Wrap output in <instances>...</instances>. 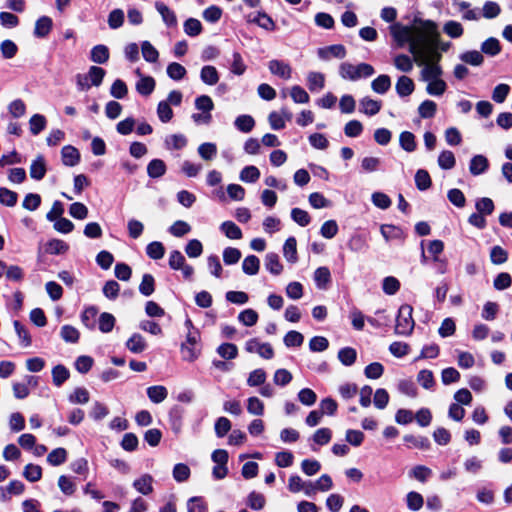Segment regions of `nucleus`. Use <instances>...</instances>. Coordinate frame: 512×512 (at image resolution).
Returning <instances> with one entry per match:
<instances>
[{
    "mask_svg": "<svg viewBox=\"0 0 512 512\" xmlns=\"http://www.w3.org/2000/svg\"><path fill=\"white\" fill-rule=\"evenodd\" d=\"M389 32L399 48L415 44L426 54L432 51L442 55L452 46L451 42L441 40L438 25L432 20L415 18L412 25L394 22L389 26Z\"/></svg>",
    "mask_w": 512,
    "mask_h": 512,
    "instance_id": "f257e3e1",
    "label": "nucleus"
},
{
    "mask_svg": "<svg viewBox=\"0 0 512 512\" xmlns=\"http://www.w3.org/2000/svg\"><path fill=\"white\" fill-rule=\"evenodd\" d=\"M408 50L412 54L414 62L422 67L420 72L422 81L428 82L442 76L443 70L439 64L442 59L441 54H436L432 51L426 54L417 48L415 44L408 46Z\"/></svg>",
    "mask_w": 512,
    "mask_h": 512,
    "instance_id": "f03ea898",
    "label": "nucleus"
},
{
    "mask_svg": "<svg viewBox=\"0 0 512 512\" xmlns=\"http://www.w3.org/2000/svg\"><path fill=\"white\" fill-rule=\"evenodd\" d=\"M375 73L372 65L368 63H359L358 65L349 62H343L339 66V75L341 78L349 81H357L361 78L371 77Z\"/></svg>",
    "mask_w": 512,
    "mask_h": 512,
    "instance_id": "7ed1b4c3",
    "label": "nucleus"
},
{
    "mask_svg": "<svg viewBox=\"0 0 512 512\" xmlns=\"http://www.w3.org/2000/svg\"><path fill=\"white\" fill-rule=\"evenodd\" d=\"M413 308L408 304L400 306L396 317L395 334L409 336L414 329L415 322L412 317Z\"/></svg>",
    "mask_w": 512,
    "mask_h": 512,
    "instance_id": "20e7f679",
    "label": "nucleus"
},
{
    "mask_svg": "<svg viewBox=\"0 0 512 512\" xmlns=\"http://www.w3.org/2000/svg\"><path fill=\"white\" fill-rule=\"evenodd\" d=\"M452 6L458 13L462 14V19L467 21H478L480 14L477 9L471 8V4L462 0H453Z\"/></svg>",
    "mask_w": 512,
    "mask_h": 512,
    "instance_id": "39448f33",
    "label": "nucleus"
},
{
    "mask_svg": "<svg viewBox=\"0 0 512 512\" xmlns=\"http://www.w3.org/2000/svg\"><path fill=\"white\" fill-rule=\"evenodd\" d=\"M268 69L273 75L278 76L284 80H288L292 76L291 66L282 60L274 59L269 61Z\"/></svg>",
    "mask_w": 512,
    "mask_h": 512,
    "instance_id": "423d86ee",
    "label": "nucleus"
},
{
    "mask_svg": "<svg viewBox=\"0 0 512 512\" xmlns=\"http://www.w3.org/2000/svg\"><path fill=\"white\" fill-rule=\"evenodd\" d=\"M360 112L373 116L376 115L382 107L381 101L371 99L370 97H364L359 102Z\"/></svg>",
    "mask_w": 512,
    "mask_h": 512,
    "instance_id": "0eeeda50",
    "label": "nucleus"
},
{
    "mask_svg": "<svg viewBox=\"0 0 512 512\" xmlns=\"http://www.w3.org/2000/svg\"><path fill=\"white\" fill-rule=\"evenodd\" d=\"M133 487L143 495H149L153 492V477L144 474L133 482Z\"/></svg>",
    "mask_w": 512,
    "mask_h": 512,
    "instance_id": "6e6552de",
    "label": "nucleus"
},
{
    "mask_svg": "<svg viewBox=\"0 0 512 512\" xmlns=\"http://www.w3.org/2000/svg\"><path fill=\"white\" fill-rule=\"evenodd\" d=\"M155 8L167 26L174 27L177 25V17L175 12L171 10L166 4L162 2H156Z\"/></svg>",
    "mask_w": 512,
    "mask_h": 512,
    "instance_id": "1a4fd4ad",
    "label": "nucleus"
},
{
    "mask_svg": "<svg viewBox=\"0 0 512 512\" xmlns=\"http://www.w3.org/2000/svg\"><path fill=\"white\" fill-rule=\"evenodd\" d=\"M318 55L322 59H329L330 56L342 59L346 56V49L343 45H331L326 48H321L318 50Z\"/></svg>",
    "mask_w": 512,
    "mask_h": 512,
    "instance_id": "9d476101",
    "label": "nucleus"
},
{
    "mask_svg": "<svg viewBox=\"0 0 512 512\" xmlns=\"http://www.w3.org/2000/svg\"><path fill=\"white\" fill-rule=\"evenodd\" d=\"M489 166L488 159L483 155H475L469 165V171L472 175L477 176L484 173Z\"/></svg>",
    "mask_w": 512,
    "mask_h": 512,
    "instance_id": "9b49d317",
    "label": "nucleus"
},
{
    "mask_svg": "<svg viewBox=\"0 0 512 512\" xmlns=\"http://www.w3.org/2000/svg\"><path fill=\"white\" fill-rule=\"evenodd\" d=\"M396 92L400 97L409 96L415 89L414 82L407 76H401L398 78L396 83Z\"/></svg>",
    "mask_w": 512,
    "mask_h": 512,
    "instance_id": "f8f14e48",
    "label": "nucleus"
},
{
    "mask_svg": "<svg viewBox=\"0 0 512 512\" xmlns=\"http://www.w3.org/2000/svg\"><path fill=\"white\" fill-rule=\"evenodd\" d=\"M62 162L66 166H75L80 160L78 150L70 145L64 146L61 150Z\"/></svg>",
    "mask_w": 512,
    "mask_h": 512,
    "instance_id": "ddd939ff",
    "label": "nucleus"
},
{
    "mask_svg": "<svg viewBox=\"0 0 512 512\" xmlns=\"http://www.w3.org/2000/svg\"><path fill=\"white\" fill-rule=\"evenodd\" d=\"M155 80L151 76H141V78L137 81L135 88L136 91L143 95L149 96L155 89Z\"/></svg>",
    "mask_w": 512,
    "mask_h": 512,
    "instance_id": "4468645a",
    "label": "nucleus"
},
{
    "mask_svg": "<svg viewBox=\"0 0 512 512\" xmlns=\"http://www.w3.org/2000/svg\"><path fill=\"white\" fill-rule=\"evenodd\" d=\"M126 347L132 353H142L147 348L144 337L138 333H134L126 342Z\"/></svg>",
    "mask_w": 512,
    "mask_h": 512,
    "instance_id": "2eb2a0df",
    "label": "nucleus"
},
{
    "mask_svg": "<svg viewBox=\"0 0 512 512\" xmlns=\"http://www.w3.org/2000/svg\"><path fill=\"white\" fill-rule=\"evenodd\" d=\"M109 49L107 46L99 44L91 49L90 59L97 64H104L109 59Z\"/></svg>",
    "mask_w": 512,
    "mask_h": 512,
    "instance_id": "dca6fc26",
    "label": "nucleus"
},
{
    "mask_svg": "<svg viewBox=\"0 0 512 512\" xmlns=\"http://www.w3.org/2000/svg\"><path fill=\"white\" fill-rule=\"evenodd\" d=\"M248 22L255 23L263 29L274 30L275 23L266 13L258 12L254 17L248 16Z\"/></svg>",
    "mask_w": 512,
    "mask_h": 512,
    "instance_id": "f3484780",
    "label": "nucleus"
},
{
    "mask_svg": "<svg viewBox=\"0 0 512 512\" xmlns=\"http://www.w3.org/2000/svg\"><path fill=\"white\" fill-rule=\"evenodd\" d=\"M46 174V163L43 156H38L30 166V176L35 180H41Z\"/></svg>",
    "mask_w": 512,
    "mask_h": 512,
    "instance_id": "a211bd4d",
    "label": "nucleus"
},
{
    "mask_svg": "<svg viewBox=\"0 0 512 512\" xmlns=\"http://www.w3.org/2000/svg\"><path fill=\"white\" fill-rule=\"evenodd\" d=\"M166 173V164L161 159H153L147 165V174L151 178H160Z\"/></svg>",
    "mask_w": 512,
    "mask_h": 512,
    "instance_id": "6ab92c4d",
    "label": "nucleus"
},
{
    "mask_svg": "<svg viewBox=\"0 0 512 512\" xmlns=\"http://www.w3.org/2000/svg\"><path fill=\"white\" fill-rule=\"evenodd\" d=\"M391 87V79L388 75L382 74L375 78L371 83V88L375 93L385 94Z\"/></svg>",
    "mask_w": 512,
    "mask_h": 512,
    "instance_id": "aec40b11",
    "label": "nucleus"
},
{
    "mask_svg": "<svg viewBox=\"0 0 512 512\" xmlns=\"http://www.w3.org/2000/svg\"><path fill=\"white\" fill-rule=\"evenodd\" d=\"M147 395L153 403L158 404L167 398L168 391L162 385H155L147 388Z\"/></svg>",
    "mask_w": 512,
    "mask_h": 512,
    "instance_id": "412c9836",
    "label": "nucleus"
},
{
    "mask_svg": "<svg viewBox=\"0 0 512 512\" xmlns=\"http://www.w3.org/2000/svg\"><path fill=\"white\" fill-rule=\"evenodd\" d=\"M446 89L447 84L441 77L427 82L426 92L431 96H441Z\"/></svg>",
    "mask_w": 512,
    "mask_h": 512,
    "instance_id": "4be33fe9",
    "label": "nucleus"
},
{
    "mask_svg": "<svg viewBox=\"0 0 512 512\" xmlns=\"http://www.w3.org/2000/svg\"><path fill=\"white\" fill-rule=\"evenodd\" d=\"M52 28V20L47 16L40 17L36 23L34 28V34L37 37L43 38L47 36Z\"/></svg>",
    "mask_w": 512,
    "mask_h": 512,
    "instance_id": "5701e85b",
    "label": "nucleus"
},
{
    "mask_svg": "<svg viewBox=\"0 0 512 512\" xmlns=\"http://www.w3.org/2000/svg\"><path fill=\"white\" fill-rule=\"evenodd\" d=\"M443 32L451 38H460L464 33L462 24L458 21L449 20L443 25Z\"/></svg>",
    "mask_w": 512,
    "mask_h": 512,
    "instance_id": "b1692460",
    "label": "nucleus"
},
{
    "mask_svg": "<svg viewBox=\"0 0 512 512\" xmlns=\"http://www.w3.org/2000/svg\"><path fill=\"white\" fill-rule=\"evenodd\" d=\"M325 77L319 72H310L307 76L308 88L312 92H318L324 88Z\"/></svg>",
    "mask_w": 512,
    "mask_h": 512,
    "instance_id": "393cba45",
    "label": "nucleus"
},
{
    "mask_svg": "<svg viewBox=\"0 0 512 512\" xmlns=\"http://www.w3.org/2000/svg\"><path fill=\"white\" fill-rule=\"evenodd\" d=\"M200 78L207 85H215L219 81L217 69L211 65L204 66L201 69Z\"/></svg>",
    "mask_w": 512,
    "mask_h": 512,
    "instance_id": "a878e982",
    "label": "nucleus"
},
{
    "mask_svg": "<svg viewBox=\"0 0 512 512\" xmlns=\"http://www.w3.org/2000/svg\"><path fill=\"white\" fill-rule=\"evenodd\" d=\"M265 267L270 273L274 275H279L283 270V266L280 263L279 256L276 253H268L266 255Z\"/></svg>",
    "mask_w": 512,
    "mask_h": 512,
    "instance_id": "bb28decb",
    "label": "nucleus"
},
{
    "mask_svg": "<svg viewBox=\"0 0 512 512\" xmlns=\"http://www.w3.org/2000/svg\"><path fill=\"white\" fill-rule=\"evenodd\" d=\"M260 177L259 169L254 165L244 167L239 174V179L245 183H254Z\"/></svg>",
    "mask_w": 512,
    "mask_h": 512,
    "instance_id": "cd10ccee",
    "label": "nucleus"
},
{
    "mask_svg": "<svg viewBox=\"0 0 512 512\" xmlns=\"http://www.w3.org/2000/svg\"><path fill=\"white\" fill-rule=\"evenodd\" d=\"M195 108L204 114L212 115L211 112L214 109V102L208 95H201L195 99Z\"/></svg>",
    "mask_w": 512,
    "mask_h": 512,
    "instance_id": "c85d7f7f",
    "label": "nucleus"
},
{
    "mask_svg": "<svg viewBox=\"0 0 512 512\" xmlns=\"http://www.w3.org/2000/svg\"><path fill=\"white\" fill-rule=\"evenodd\" d=\"M220 230L225 234V236L229 239H241L242 231L241 229L232 221H225L220 225Z\"/></svg>",
    "mask_w": 512,
    "mask_h": 512,
    "instance_id": "c756f323",
    "label": "nucleus"
},
{
    "mask_svg": "<svg viewBox=\"0 0 512 512\" xmlns=\"http://www.w3.org/2000/svg\"><path fill=\"white\" fill-rule=\"evenodd\" d=\"M331 280V274L327 267H319L314 272V281L319 289H325Z\"/></svg>",
    "mask_w": 512,
    "mask_h": 512,
    "instance_id": "7c9ffc66",
    "label": "nucleus"
},
{
    "mask_svg": "<svg viewBox=\"0 0 512 512\" xmlns=\"http://www.w3.org/2000/svg\"><path fill=\"white\" fill-rule=\"evenodd\" d=\"M260 268V260L255 255L247 256L242 262L243 272L247 275H256Z\"/></svg>",
    "mask_w": 512,
    "mask_h": 512,
    "instance_id": "2f4dec72",
    "label": "nucleus"
},
{
    "mask_svg": "<svg viewBox=\"0 0 512 512\" xmlns=\"http://www.w3.org/2000/svg\"><path fill=\"white\" fill-rule=\"evenodd\" d=\"M297 243L294 237H289L283 246V254L287 261L294 263L297 260Z\"/></svg>",
    "mask_w": 512,
    "mask_h": 512,
    "instance_id": "473e14b6",
    "label": "nucleus"
},
{
    "mask_svg": "<svg viewBox=\"0 0 512 512\" xmlns=\"http://www.w3.org/2000/svg\"><path fill=\"white\" fill-rule=\"evenodd\" d=\"M413 61L408 55L399 54L394 57L393 64L401 72H410L413 69Z\"/></svg>",
    "mask_w": 512,
    "mask_h": 512,
    "instance_id": "72a5a7b5",
    "label": "nucleus"
},
{
    "mask_svg": "<svg viewBox=\"0 0 512 512\" xmlns=\"http://www.w3.org/2000/svg\"><path fill=\"white\" fill-rule=\"evenodd\" d=\"M69 250V245L60 239H52L47 243L46 251L49 254L60 255Z\"/></svg>",
    "mask_w": 512,
    "mask_h": 512,
    "instance_id": "f704fd0d",
    "label": "nucleus"
},
{
    "mask_svg": "<svg viewBox=\"0 0 512 512\" xmlns=\"http://www.w3.org/2000/svg\"><path fill=\"white\" fill-rule=\"evenodd\" d=\"M459 58L464 63L472 66H480L484 61V57L481 52L476 50L464 52L459 56Z\"/></svg>",
    "mask_w": 512,
    "mask_h": 512,
    "instance_id": "c9c22d12",
    "label": "nucleus"
},
{
    "mask_svg": "<svg viewBox=\"0 0 512 512\" xmlns=\"http://www.w3.org/2000/svg\"><path fill=\"white\" fill-rule=\"evenodd\" d=\"M357 352L352 347H345L339 350L338 359L345 366H351L355 363Z\"/></svg>",
    "mask_w": 512,
    "mask_h": 512,
    "instance_id": "e433bc0d",
    "label": "nucleus"
},
{
    "mask_svg": "<svg viewBox=\"0 0 512 512\" xmlns=\"http://www.w3.org/2000/svg\"><path fill=\"white\" fill-rule=\"evenodd\" d=\"M47 120L45 116L41 114H34L29 120V129L33 135H38L42 130L45 129Z\"/></svg>",
    "mask_w": 512,
    "mask_h": 512,
    "instance_id": "4c0bfd02",
    "label": "nucleus"
},
{
    "mask_svg": "<svg viewBox=\"0 0 512 512\" xmlns=\"http://www.w3.org/2000/svg\"><path fill=\"white\" fill-rule=\"evenodd\" d=\"M197 150L199 156L205 161L212 160L217 154V146L211 142L202 143Z\"/></svg>",
    "mask_w": 512,
    "mask_h": 512,
    "instance_id": "58836bf2",
    "label": "nucleus"
},
{
    "mask_svg": "<svg viewBox=\"0 0 512 512\" xmlns=\"http://www.w3.org/2000/svg\"><path fill=\"white\" fill-rule=\"evenodd\" d=\"M60 336L67 343H77L80 333L74 326L64 325L61 327Z\"/></svg>",
    "mask_w": 512,
    "mask_h": 512,
    "instance_id": "ea45409f",
    "label": "nucleus"
},
{
    "mask_svg": "<svg viewBox=\"0 0 512 512\" xmlns=\"http://www.w3.org/2000/svg\"><path fill=\"white\" fill-rule=\"evenodd\" d=\"M380 231L386 241L401 239L403 237L402 229L394 225H382Z\"/></svg>",
    "mask_w": 512,
    "mask_h": 512,
    "instance_id": "a19ab883",
    "label": "nucleus"
},
{
    "mask_svg": "<svg viewBox=\"0 0 512 512\" xmlns=\"http://www.w3.org/2000/svg\"><path fill=\"white\" fill-rule=\"evenodd\" d=\"M234 124L239 131L248 133L254 128L255 121L250 115H240L235 119Z\"/></svg>",
    "mask_w": 512,
    "mask_h": 512,
    "instance_id": "79ce46f5",
    "label": "nucleus"
},
{
    "mask_svg": "<svg viewBox=\"0 0 512 512\" xmlns=\"http://www.w3.org/2000/svg\"><path fill=\"white\" fill-rule=\"evenodd\" d=\"M141 52L143 58L147 62L155 63L158 60L159 53L157 49L149 41H143L141 43Z\"/></svg>",
    "mask_w": 512,
    "mask_h": 512,
    "instance_id": "37998d69",
    "label": "nucleus"
},
{
    "mask_svg": "<svg viewBox=\"0 0 512 512\" xmlns=\"http://www.w3.org/2000/svg\"><path fill=\"white\" fill-rule=\"evenodd\" d=\"M67 460V451L64 448H56L47 456V462L52 466H59Z\"/></svg>",
    "mask_w": 512,
    "mask_h": 512,
    "instance_id": "c03bdc74",
    "label": "nucleus"
},
{
    "mask_svg": "<svg viewBox=\"0 0 512 512\" xmlns=\"http://www.w3.org/2000/svg\"><path fill=\"white\" fill-rule=\"evenodd\" d=\"M437 104L432 100L423 101L418 107V113L421 118H432L436 114Z\"/></svg>",
    "mask_w": 512,
    "mask_h": 512,
    "instance_id": "a18cd8bd",
    "label": "nucleus"
},
{
    "mask_svg": "<svg viewBox=\"0 0 512 512\" xmlns=\"http://www.w3.org/2000/svg\"><path fill=\"white\" fill-rule=\"evenodd\" d=\"M187 144V139L183 134H173L165 139V145L168 149L180 150Z\"/></svg>",
    "mask_w": 512,
    "mask_h": 512,
    "instance_id": "49530a36",
    "label": "nucleus"
},
{
    "mask_svg": "<svg viewBox=\"0 0 512 512\" xmlns=\"http://www.w3.org/2000/svg\"><path fill=\"white\" fill-rule=\"evenodd\" d=\"M115 325V317L107 312L100 314L98 326L99 330L103 333H109L113 330Z\"/></svg>",
    "mask_w": 512,
    "mask_h": 512,
    "instance_id": "de8ad7c7",
    "label": "nucleus"
},
{
    "mask_svg": "<svg viewBox=\"0 0 512 512\" xmlns=\"http://www.w3.org/2000/svg\"><path fill=\"white\" fill-rule=\"evenodd\" d=\"M407 507L411 511H418L424 504L422 495L418 492L411 491L406 496Z\"/></svg>",
    "mask_w": 512,
    "mask_h": 512,
    "instance_id": "09e8293b",
    "label": "nucleus"
},
{
    "mask_svg": "<svg viewBox=\"0 0 512 512\" xmlns=\"http://www.w3.org/2000/svg\"><path fill=\"white\" fill-rule=\"evenodd\" d=\"M247 411L254 416H262L264 414V403L258 397H249L247 399Z\"/></svg>",
    "mask_w": 512,
    "mask_h": 512,
    "instance_id": "8fccbe9b",
    "label": "nucleus"
},
{
    "mask_svg": "<svg viewBox=\"0 0 512 512\" xmlns=\"http://www.w3.org/2000/svg\"><path fill=\"white\" fill-rule=\"evenodd\" d=\"M290 97L295 103L306 104L309 102V94L299 85H294L290 89Z\"/></svg>",
    "mask_w": 512,
    "mask_h": 512,
    "instance_id": "3c124183",
    "label": "nucleus"
},
{
    "mask_svg": "<svg viewBox=\"0 0 512 512\" xmlns=\"http://www.w3.org/2000/svg\"><path fill=\"white\" fill-rule=\"evenodd\" d=\"M399 143L407 152H413L416 149L415 136L409 131H404L400 134Z\"/></svg>",
    "mask_w": 512,
    "mask_h": 512,
    "instance_id": "603ef678",
    "label": "nucleus"
},
{
    "mask_svg": "<svg viewBox=\"0 0 512 512\" xmlns=\"http://www.w3.org/2000/svg\"><path fill=\"white\" fill-rule=\"evenodd\" d=\"M146 253L151 259L158 260L163 258L165 248L161 242L154 241L147 245Z\"/></svg>",
    "mask_w": 512,
    "mask_h": 512,
    "instance_id": "864d4df0",
    "label": "nucleus"
},
{
    "mask_svg": "<svg viewBox=\"0 0 512 512\" xmlns=\"http://www.w3.org/2000/svg\"><path fill=\"white\" fill-rule=\"evenodd\" d=\"M238 320L245 326L251 327L258 321V313L253 309H245L238 315Z\"/></svg>",
    "mask_w": 512,
    "mask_h": 512,
    "instance_id": "5fc2aeb1",
    "label": "nucleus"
},
{
    "mask_svg": "<svg viewBox=\"0 0 512 512\" xmlns=\"http://www.w3.org/2000/svg\"><path fill=\"white\" fill-rule=\"evenodd\" d=\"M23 476L30 482H36L42 477V468L39 465L28 464L24 468Z\"/></svg>",
    "mask_w": 512,
    "mask_h": 512,
    "instance_id": "6e6d98bb",
    "label": "nucleus"
},
{
    "mask_svg": "<svg viewBox=\"0 0 512 512\" xmlns=\"http://www.w3.org/2000/svg\"><path fill=\"white\" fill-rule=\"evenodd\" d=\"M247 504L253 510H261L266 504V499L263 494L253 491L248 496Z\"/></svg>",
    "mask_w": 512,
    "mask_h": 512,
    "instance_id": "4d7b16f0",
    "label": "nucleus"
},
{
    "mask_svg": "<svg viewBox=\"0 0 512 512\" xmlns=\"http://www.w3.org/2000/svg\"><path fill=\"white\" fill-rule=\"evenodd\" d=\"M108 25L111 29H118L124 23V12L122 9H114L108 15Z\"/></svg>",
    "mask_w": 512,
    "mask_h": 512,
    "instance_id": "13d9d810",
    "label": "nucleus"
},
{
    "mask_svg": "<svg viewBox=\"0 0 512 512\" xmlns=\"http://www.w3.org/2000/svg\"><path fill=\"white\" fill-rule=\"evenodd\" d=\"M52 377L53 383L59 387L69 378V371L63 365H57L52 369Z\"/></svg>",
    "mask_w": 512,
    "mask_h": 512,
    "instance_id": "bf43d9fd",
    "label": "nucleus"
},
{
    "mask_svg": "<svg viewBox=\"0 0 512 512\" xmlns=\"http://www.w3.org/2000/svg\"><path fill=\"white\" fill-rule=\"evenodd\" d=\"M217 352L222 358L230 360L237 357L238 348L235 344L224 343L218 347Z\"/></svg>",
    "mask_w": 512,
    "mask_h": 512,
    "instance_id": "052dcab7",
    "label": "nucleus"
},
{
    "mask_svg": "<svg viewBox=\"0 0 512 512\" xmlns=\"http://www.w3.org/2000/svg\"><path fill=\"white\" fill-rule=\"evenodd\" d=\"M481 50L485 54L495 56L501 51L500 43L496 38L491 37L482 43Z\"/></svg>",
    "mask_w": 512,
    "mask_h": 512,
    "instance_id": "680f3d73",
    "label": "nucleus"
},
{
    "mask_svg": "<svg viewBox=\"0 0 512 512\" xmlns=\"http://www.w3.org/2000/svg\"><path fill=\"white\" fill-rule=\"evenodd\" d=\"M157 115L161 122L167 123L173 118V110L166 101H160L157 106Z\"/></svg>",
    "mask_w": 512,
    "mask_h": 512,
    "instance_id": "e2e57ef3",
    "label": "nucleus"
},
{
    "mask_svg": "<svg viewBox=\"0 0 512 512\" xmlns=\"http://www.w3.org/2000/svg\"><path fill=\"white\" fill-rule=\"evenodd\" d=\"M190 231L191 226L187 222L182 220L174 222L169 228V232L175 237H182L189 233Z\"/></svg>",
    "mask_w": 512,
    "mask_h": 512,
    "instance_id": "0e129e2a",
    "label": "nucleus"
},
{
    "mask_svg": "<svg viewBox=\"0 0 512 512\" xmlns=\"http://www.w3.org/2000/svg\"><path fill=\"white\" fill-rule=\"evenodd\" d=\"M93 86H100L105 76V70L98 66H91L87 74Z\"/></svg>",
    "mask_w": 512,
    "mask_h": 512,
    "instance_id": "69168bd1",
    "label": "nucleus"
},
{
    "mask_svg": "<svg viewBox=\"0 0 512 512\" xmlns=\"http://www.w3.org/2000/svg\"><path fill=\"white\" fill-rule=\"evenodd\" d=\"M508 259V253L501 246H494L490 252V260L495 265L503 264Z\"/></svg>",
    "mask_w": 512,
    "mask_h": 512,
    "instance_id": "338daca9",
    "label": "nucleus"
},
{
    "mask_svg": "<svg viewBox=\"0 0 512 512\" xmlns=\"http://www.w3.org/2000/svg\"><path fill=\"white\" fill-rule=\"evenodd\" d=\"M128 93V88L125 82L121 79H117L113 82L110 88V94L117 99L124 98Z\"/></svg>",
    "mask_w": 512,
    "mask_h": 512,
    "instance_id": "774afa93",
    "label": "nucleus"
}]
</instances>
